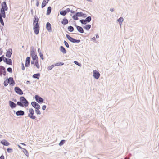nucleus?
<instances>
[{
	"label": "nucleus",
	"mask_w": 159,
	"mask_h": 159,
	"mask_svg": "<svg viewBox=\"0 0 159 159\" xmlns=\"http://www.w3.org/2000/svg\"><path fill=\"white\" fill-rule=\"evenodd\" d=\"M5 68L3 66H0V76H1L3 71H5Z\"/></svg>",
	"instance_id": "4be33fe9"
},
{
	"label": "nucleus",
	"mask_w": 159,
	"mask_h": 159,
	"mask_svg": "<svg viewBox=\"0 0 159 159\" xmlns=\"http://www.w3.org/2000/svg\"><path fill=\"white\" fill-rule=\"evenodd\" d=\"M34 65L37 67L38 69L39 68V65L38 63V60H37L34 63Z\"/></svg>",
	"instance_id": "473e14b6"
},
{
	"label": "nucleus",
	"mask_w": 159,
	"mask_h": 159,
	"mask_svg": "<svg viewBox=\"0 0 159 159\" xmlns=\"http://www.w3.org/2000/svg\"><path fill=\"white\" fill-rule=\"evenodd\" d=\"M46 28L47 30L49 32H51L52 31L51 25L49 22H48L46 23Z\"/></svg>",
	"instance_id": "dca6fc26"
},
{
	"label": "nucleus",
	"mask_w": 159,
	"mask_h": 159,
	"mask_svg": "<svg viewBox=\"0 0 159 159\" xmlns=\"http://www.w3.org/2000/svg\"><path fill=\"white\" fill-rule=\"evenodd\" d=\"M12 50L11 48H9L7 51L6 56V57L8 58L11 57L12 54Z\"/></svg>",
	"instance_id": "9d476101"
},
{
	"label": "nucleus",
	"mask_w": 159,
	"mask_h": 159,
	"mask_svg": "<svg viewBox=\"0 0 159 159\" xmlns=\"http://www.w3.org/2000/svg\"><path fill=\"white\" fill-rule=\"evenodd\" d=\"M3 51L2 48H0V55H2V54Z\"/></svg>",
	"instance_id": "6e6d98bb"
},
{
	"label": "nucleus",
	"mask_w": 159,
	"mask_h": 159,
	"mask_svg": "<svg viewBox=\"0 0 159 159\" xmlns=\"http://www.w3.org/2000/svg\"><path fill=\"white\" fill-rule=\"evenodd\" d=\"M55 66L54 65H52L51 66L48 67L47 69L48 70H50L52 69Z\"/></svg>",
	"instance_id": "e433bc0d"
},
{
	"label": "nucleus",
	"mask_w": 159,
	"mask_h": 159,
	"mask_svg": "<svg viewBox=\"0 0 159 159\" xmlns=\"http://www.w3.org/2000/svg\"><path fill=\"white\" fill-rule=\"evenodd\" d=\"M40 76V74L39 73H38L35 74H34L33 75V77L34 78L39 79V77Z\"/></svg>",
	"instance_id": "5701e85b"
},
{
	"label": "nucleus",
	"mask_w": 159,
	"mask_h": 159,
	"mask_svg": "<svg viewBox=\"0 0 159 159\" xmlns=\"http://www.w3.org/2000/svg\"><path fill=\"white\" fill-rule=\"evenodd\" d=\"M46 108V106L45 105H44L42 106V109L43 110H45Z\"/></svg>",
	"instance_id": "3c124183"
},
{
	"label": "nucleus",
	"mask_w": 159,
	"mask_h": 159,
	"mask_svg": "<svg viewBox=\"0 0 159 159\" xmlns=\"http://www.w3.org/2000/svg\"><path fill=\"white\" fill-rule=\"evenodd\" d=\"M18 147L19 148H20V149H23V148H22L21 147V146H20V145H18Z\"/></svg>",
	"instance_id": "69168bd1"
},
{
	"label": "nucleus",
	"mask_w": 159,
	"mask_h": 159,
	"mask_svg": "<svg viewBox=\"0 0 159 159\" xmlns=\"http://www.w3.org/2000/svg\"><path fill=\"white\" fill-rule=\"evenodd\" d=\"M9 83L8 80H6L4 81V85L5 86H7L8 84Z\"/></svg>",
	"instance_id": "37998d69"
},
{
	"label": "nucleus",
	"mask_w": 159,
	"mask_h": 159,
	"mask_svg": "<svg viewBox=\"0 0 159 159\" xmlns=\"http://www.w3.org/2000/svg\"><path fill=\"white\" fill-rule=\"evenodd\" d=\"M0 23L2 26H4V24L3 22V19L2 17H0Z\"/></svg>",
	"instance_id": "a19ab883"
},
{
	"label": "nucleus",
	"mask_w": 159,
	"mask_h": 159,
	"mask_svg": "<svg viewBox=\"0 0 159 159\" xmlns=\"http://www.w3.org/2000/svg\"><path fill=\"white\" fill-rule=\"evenodd\" d=\"M14 90L15 92L20 95H22L23 94V93L20 88L18 87H16L14 88Z\"/></svg>",
	"instance_id": "6e6552de"
},
{
	"label": "nucleus",
	"mask_w": 159,
	"mask_h": 159,
	"mask_svg": "<svg viewBox=\"0 0 159 159\" xmlns=\"http://www.w3.org/2000/svg\"><path fill=\"white\" fill-rule=\"evenodd\" d=\"M30 55L33 61H35L36 60V59H38V56L35 54V52L33 50L30 51Z\"/></svg>",
	"instance_id": "39448f33"
},
{
	"label": "nucleus",
	"mask_w": 159,
	"mask_h": 159,
	"mask_svg": "<svg viewBox=\"0 0 159 159\" xmlns=\"http://www.w3.org/2000/svg\"><path fill=\"white\" fill-rule=\"evenodd\" d=\"M7 80L10 85L13 86L15 84V82L13 78L10 77L7 79Z\"/></svg>",
	"instance_id": "ddd939ff"
},
{
	"label": "nucleus",
	"mask_w": 159,
	"mask_h": 159,
	"mask_svg": "<svg viewBox=\"0 0 159 159\" xmlns=\"http://www.w3.org/2000/svg\"><path fill=\"white\" fill-rule=\"evenodd\" d=\"M123 18L122 17H120L117 20V21L119 22V23L120 25H121V23L123 22Z\"/></svg>",
	"instance_id": "c85d7f7f"
},
{
	"label": "nucleus",
	"mask_w": 159,
	"mask_h": 159,
	"mask_svg": "<svg viewBox=\"0 0 159 159\" xmlns=\"http://www.w3.org/2000/svg\"><path fill=\"white\" fill-rule=\"evenodd\" d=\"M99 35L98 34H97L96 35V38H99Z\"/></svg>",
	"instance_id": "338daca9"
},
{
	"label": "nucleus",
	"mask_w": 159,
	"mask_h": 159,
	"mask_svg": "<svg viewBox=\"0 0 159 159\" xmlns=\"http://www.w3.org/2000/svg\"><path fill=\"white\" fill-rule=\"evenodd\" d=\"M35 100L38 103H41L43 102L44 100L41 97L37 95H36L34 97Z\"/></svg>",
	"instance_id": "20e7f679"
},
{
	"label": "nucleus",
	"mask_w": 159,
	"mask_h": 159,
	"mask_svg": "<svg viewBox=\"0 0 159 159\" xmlns=\"http://www.w3.org/2000/svg\"><path fill=\"white\" fill-rule=\"evenodd\" d=\"M92 40L93 41H95L96 40V38L95 37H93L92 38Z\"/></svg>",
	"instance_id": "0e129e2a"
},
{
	"label": "nucleus",
	"mask_w": 159,
	"mask_h": 159,
	"mask_svg": "<svg viewBox=\"0 0 159 159\" xmlns=\"http://www.w3.org/2000/svg\"><path fill=\"white\" fill-rule=\"evenodd\" d=\"M6 72V70H5V71H3L2 73H3V75H5Z\"/></svg>",
	"instance_id": "e2e57ef3"
},
{
	"label": "nucleus",
	"mask_w": 159,
	"mask_h": 159,
	"mask_svg": "<svg viewBox=\"0 0 159 159\" xmlns=\"http://www.w3.org/2000/svg\"><path fill=\"white\" fill-rule=\"evenodd\" d=\"M7 71L8 72H10V73H12V69L11 68V67H8L7 69Z\"/></svg>",
	"instance_id": "09e8293b"
},
{
	"label": "nucleus",
	"mask_w": 159,
	"mask_h": 159,
	"mask_svg": "<svg viewBox=\"0 0 159 159\" xmlns=\"http://www.w3.org/2000/svg\"><path fill=\"white\" fill-rule=\"evenodd\" d=\"M91 28V25L89 24L83 26V28L87 30H89Z\"/></svg>",
	"instance_id": "393cba45"
},
{
	"label": "nucleus",
	"mask_w": 159,
	"mask_h": 159,
	"mask_svg": "<svg viewBox=\"0 0 159 159\" xmlns=\"http://www.w3.org/2000/svg\"><path fill=\"white\" fill-rule=\"evenodd\" d=\"M0 159H5L4 156L2 154L0 156Z\"/></svg>",
	"instance_id": "5fc2aeb1"
},
{
	"label": "nucleus",
	"mask_w": 159,
	"mask_h": 159,
	"mask_svg": "<svg viewBox=\"0 0 159 159\" xmlns=\"http://www.w3.org/2000/svg\"><path fill=\"white\" fill-rule=\"evenodd\" d=\"M31 104L32 106L35 109L36 108H41L40 105L35 101L32 102Z\"/></svg>",
	"instance_id": "9b49d317"
},
{
	"label": "nucleus",
	"mask_w": 159,
	"mask_h": 159,
	"mask_svg": "<svg viewBox=\"0 0 159 159\" xmlns=\"http://www.w3.org/2000/svg\"><path fill=\"white\" fill-rule=\"evenodd\" d=\"M75 14L78 17H81L82 16L83 13L82 12H76Z\"/></svg>",
	"instance_id": "72a5a7b5"
},
{
	"label": "nucleus",
	"mask_w": 159,
	"mask_h": 159,
	"mask_svg": "<svg viewBox=\"0 0 159 159\" xmlns=\"http://www.w3.org/2000/svg\"><path fill=\"white\" fill-rule=\"evenodd\" d=\"M20 101L17 102V105L22 107H27L29 105V102L24 97L21 96L20 99Z\"/></svg>",
	"instance_id": "f257e3e1"
},
{
	"label": "nucleus",
	"mask_w": 159,
	"mask_h": 159,
	"mask_svg": "<svg viewBox=\"0 0 159 159\" xmlns=\"http://www.w3.org/2000/svg\"><path fill=\"white\" fill-rule=\"evenodd\" d=\"M2 8L0 9V10H2L4 11H7L8 10V7L7 6L6 2L4 1L1 4Z\"/></svg>",
	"instance_id": "0eeeda50"
},
{
	"label": "nucleus",
	"mask_w": 159,
	"mask_h": 159,
	"mask_svg": "<svg viewBox=\"0 0 159 159\" xmlns=\"http://www.w3.org/2000/svg\"><path fill=\"white\" fill-rule=\"evenodd\" d=\"M16 114L17 116H23L24 115L25 112L23 111L19 110L16 112Z\"/></svg>",
	"instance_id": "aec40b11"
},
{
	"label": "nucleus",
	"mask_w": 159,
	"mask_h": 159,
	"mask_svg": "<svg viewBox=\"0 0 159 159\" xmlns=\"http://www.w3.org/2000/svg\"><path fill=\"white\" fill-rule=\"evenodd\" d=\"M6 17V12L4 13V15H3V16H2V18H5Z\"/></svg>",
	"instance_id": "052dcab7"
},
{
	"label": "nucleus",
	"mask_w": 159,
	"mask_h": 159,
	"mask_svg": "<svg viewBox=\"0 0 159 159\" xmlns=\"http://www.w3.org/2000/svg\"><path fill=\"white\" fill-rule=\"evenodd\" d=\"M39 55L41 58L42 60H43L44 59V58L43 54L41 52H40V53L39 54Z\"/></svg>",
	"instance_id": "8fccbe9b"
},
{
	"label": "nucleus",
	"mask_w": 159,
	"mask_h": 159,
	"mask_svg": "<svg viewBox=\"0 0 159 159\" xmlns=\"http://www.w3.org/2000/svg\"><path fill=\"white\" fill-rule=\"evenodd\" d=\"M72 18L73 19L75 20H77L78 19V16L76 14L73 16H72Z\"/></svg>",
	"instance_id": "79ce46f5"
},
{
	"label": "nucleus",
	"mask_w": 159,
	"mask_h": 159,
	"mask_svg": "<svg viewBox=\"0 0 159 159\" xmlns=\"http://www.w3.org/2000/svg\"><path fill=\"white\" fill-rule=\"evenodd\" d=\"M68 29L69 31L72 32L74 31V28L73 26H70L68 27Z\"/></svg>",
	"instance_id": "2f4dec72"
},
{
	"label": "nucleus",
	"mask_w": 159,
	"mask_h": 159,
	"mask_svg": "<svg viewBox=\"0 0 159 159\" xmlns=\"http://www.w3.org/2000/svg\"><path fill=\"white\" fill-rule=\"evenodd\" d=\"M41 108H36L35 110V112L37 115H40L41 114V113L40 111L39 110V109H40Z\"/></svg>",
	"instance_id": "7c9ffc66"
},
{
	"label": "nucleus",
	"mask_w": 159,
	"mask_h": 159,
	"mask_svg": "<svg viewBox=\"0 0 159 159\" xmlns=\"http://www.w3.org/2000/svg\"><path fill=\"white\" fill-rule=\"evenodd\" d=\"M22 151L26 156L28 157L29 156L28 152L26 149L24 148H23Z\"/></svg>",
	"instance_id": "c756f323"
},
{
	"label": "nucleus",
	"mask_w": 159,
	"mask_h": 159,
	"mask_svg": "<svg viewBox=\"0 0 159 159\" xmlns=\"http://www.w3.org/2000/svg\"><path fill=\"white\" fill-rule=\"evenodd\" d=\"M7 150L8 153H11L13 152V149L12 148H8Z\"/></svg>",
	"instance_id": "49530a36"
},
{
	"label": "nucleus",
	"mask_w": 159,
	"mask_h": 159,
	"mask_svg": "<svg viewBox=\"0 0 159 159\" xmlns=\"http://www.w3.org/2000/svg\"><path fill=\"white\" fill-rule=\"evenodd\" d=\"M0 143L3 145L6 146H8L10 145V143L5 139H3L1 141Z\"/></svg>",
	"instance_id": "a211bd4d"
},
{
	"label": "nucleus",
	"mask_w": 159,
	"mask_h": 159,
	"mask_svg": "<svg viewBox=\"0 0 159 159\" xmlns=\"http://www.w3.org/2000/svg\"><path fill=\"white\" fill-rule=\"evenodd\" d=\"M37 1V2L36 3V6L37 7H38L39 6V1L38 0H36Z\"/></svg>",
	"instance_id": "bf43d9fd"
},
{
	"label": "nucleus",
	"mask_w": 159,
	"mask_h": 159,
	"mask_svg": "<svg viewBox=\"0 0 159 159\" xmlns=\"http://www.w3.org/2000/svg\"><path fill=\"white\" fill-rule=\"evenodd\" d=\"M110 11L111 12H113L114 11V9L113 8H111L110 9Z\"/></svg>",
	"instance_id": "4d7b16f0"
},
{
	"label": "nucleus",
	"mask_w": 159,
	"mask_h": 159,
	"mask_svg": "<svg viewBox=\"0 0 159 159\" xmlns=\"http://www.w3.org/2000/svg\"><path fill=\"white\" fill-rule=\"evenodd\" d=\"M51 10L52 8L51 7L49 6L48 7L46 13L47 15H48L51 13Z\"/></svg>",
	"instance_id": "b1692460"
},
{
	"label": "nucleus",
	"mask_w": 159,
	"mask_h": 159,
	"mask_svg": "<svg viewBox=\"0 0 159 159\" xmlns=\"http://www.w3.org/2000/svg\"><path fill=\"white\" fill-rule=\"evenodd\" d=\"M66 38L71 42L73 43H79L80 42V39H76L71 37L69 35L66 34Z\"/></svg>",
	"instance_id": "7ed1b4c3"
},
{
	"label": "nucleus",
	"mask_w": 159,
	"mask_h": 159,
	"mask_svg": "<svg viewBox=\"0 0 159 159\" xmlns=\"http://www.w3.org/2000/svg\"><path fill=\"white\" fill-rule=\"evenodd\" d=\"M30 58L29 57H28L25 61V66L28 67L29 66L30 63Z\"/></svg>",
	"instance_id": "4468645a"
},
{
	"label": "nucleus",
	"mask_w": 159,
	"mask_h": 159,
	"mask_svg": "<svg viewBox=\"0 0 159 159\" xmlns=\"http://www.w3.org/2000/svg\"><path fill=\"white\" fill-rule=\"evenodd\" d=\"M64 63L63 62H58L56 63L55 64H54L55 66H62L64 65Z\"/></svg>",
	"instance_id": "ea45409f"
},
{
	"label": "nucleus",
	"mask_w": 159,
	"mask_h": 159,
	"mask_svg": "<svg viewBox=\"0 0 159 159\" xmlns=\"http://www.w3.org/2000/svg\"><path fill=\"white\" fill-rule=\"evenodd\" d=\"M93 76L95 79H98L100 76V74L97 70H94L93 71Z\"/></svg>",
	"instance_id": "423d86ee"
},
{
	"label": "nucleus",
	"mask_w": 159,
	"mask_h": 159,
	"mask_svg": "<svg viewBox=\"0 0 159 159\" xmlns=\"http://www.w3.org/2000/svg\"><path fill=\"white\" fill-rule=\"evenodd\" d=\"M5 58V57L3 55L0 57V62H1L2 61H3Z\"/></svg>",
	"instance_id": "a18cd8bd"
},
{
	"label": "nucleus",
	"mask_w": 159,
	"mask_h": 159,
	"mask_svg": "<svg viewBox=\"0 0 159 159\" xmlns=\"http://www.w3.org/2000/svg\"><path fill=\"white\" fill-rule=\"evenodd\" d=\"M26 83L27 84H29L30 83V82L29 81H27Z\"/></svg>",
	"instance_id": "774afa93"
},
{
	"label": "nucleus",
	"mask_w": 159,
	"mask_h": 159,
	"mask_svg": "<svg viewBox=\"0 0 159 159\" xmlns=\"http://www.w3.org/2000/svg\"><path fill=\"white\" fill-rule=\"evenodd\" d=\"M29 113L28 114V116L32 119H35L36 117L35 116H34V111L33 109L32 108H30L29 109Z\"/></svg>",
	"instance_id": "f03ea898"
},
{
	"label": "nucleus",
	"mask_w": 159,
	"mask_h": 159,
	"mask_svg": "<svg viewBox=\"0 0 159 159\" xmlns=\"http://www.w3.org/2000/svg\"><path fill=\"white\" fill-rule=\"evenodd\" d=\"M38 52L40 54V52H41V50L40 48H38Z\"/></svg>",
	"instance_id": "13d9d810"
},
{
	"label": "nucleus",
	"mask_w": 159,
	"mask_h": 159,
	"mask_svg": "<svg viewBox=\"0 0 159 159\" xmlns=\"http://www.w3.org/2000/svg\"><path fill=\"white\" fill-rule=\"evenodd\" d=\"M60 50L63 54H65L66 52L65 48L62 46H61L60 47Z\"/></svg>",
	"instance_id": "412c9836"
},
{
	"label": "nucleus",
	"mask_w": 159,
	"mask_h": 159,
	"mask_svg": "<svg viewBox=\"0 0 159 159\" xmlns=\"http://www.w3.org/2000/svg\"><path fill=\"white\" fill-rule=\"evenodd\" d=\"M68 20L65 18H64L63 19L62 21H61V23L63 25H66L68 24Z\"/></svg>",
	"instance_id": "a878e982"
},
{
	"label": "nucleus",
	"mask_w": 159,
	"mask_h": 159,
	"mask_svg": "<svg viewBox=\"0 0 159 159\" xmlns=\"http://www.w3.org/2000/svg\"><path fill=\"white\" fill-rule=\"evenodd\" d=\"M92 18L90 16H88L85 19V20L87 23H89L91 20Z\"/></svg>",
	"instance_id": "cd10ccee"
},
{
	"label": "nucleus",
	"mask_w": 159,
	"mask_h": 159,
	"mask_svg": "<svg viewBox=\"0 0 159 159\" xmlns=\"http://www.w3.org/2000/svg\"><path fill=\"white\" fill-rule=\"evenodd\" d=\"M9 106H10L11 107L12 109L15 108L16 107V105H17V104H16L14 102H13L11 101H9Z\"/></svg>",
	"instance_id": "6ab92c4d"
},
{
	"label": "nucleus",
	"mask_w": 159,
	"mask_h": 159,
	"mask_svg": "<svg viewBox=\"0 0 159 159\" xmlns=\"http://www.w3.org/2000/svg\"><path fill=\"white\" fill-rule=\"evenodd\" d=\"M80 22L82 24L84 25H86L87 23L85 20L84 19H81L80 20Z\"/></svg>",
	"instance_id": "c9c22d12"
},
{
	"label": "nucleus",
	"mask_w": 159,
	"mask_h": 159,
	"mask_svg": "<svg viewBox=\"0 0 159 159\" xmlns=\"http://www.w3.org/2000/svg\"><path fill=\"white\" fill-rule=\"evenodd\" d=\"M75 26L76 27L77 30L78 32L81 33H83L84 31L83 28L80 26L77 25L76 24L75 25Z\"/></svg>",
	"instance_id": "f3484780"
},
{
	"label": "nucleus",
	"mask_w": 159,
	"mask_h": 159,
	"mask_svg": "<svg viewBox=\"0 0 159 159\" xmlns=\"http://www.w3.org/2000/svg\"><path fill=\"white\" fill-rule=\"evenodd\" d=\"M60 15L64 16L66 15L67 13L65 10H63L60 11Z\"/></svg>",
	"instance_id": "f704fd0d"
},
{
	"label": "nucleus",
	"mask_w": 159,
	"mask_h": 159,
	"mask_svg": "<svg viewBox=\"0 0 159 159\" xmlns=\"http://www.w3.org/2000/svg\"><path fill=\"white\" fill-rule=\"evenodd\" d=\"M21 65H22L21 69L22 70H24L25 69V67L24 66V64L23 63H22Z\"/></svg>",
	"instance_id": "603ef678"
},
{
	"label": "nucleus",
	"mask_w": 159,
	"mask_h": 159,
	"mask_svg": "<svg viewBox=\"0 0 159 159\" xmlns=\"http://www.w3.org/2000/svg\"><path fill=\"white\" fill-rule=\"evenodd\" d=\"M65 140H61L60 142L59 143V146H62V145L65 142Z\"/></svg>",
	"instance_id": "4c0bfd02"
},
{
	"label": "nucleus",
	"mask_w": 159,
	"mask_h": 159,
	"mask_svg": "<svg viewBox=\"0 0 159 159\" xmlns=\"http://www.w3.org/2000/svg\"><path fill=\"white\" fill-rule=\"evenodd\" d=\"M65 11L66 12V13L67 12H69L70 11L69 8H67Z\"/></svg>",
	"instance_id": "864d4df0"
},
{
	"label": "nucleus",
	"mask_w": 159,
	"mask_h": 159,
	"mask_svg": "<svg viewBox=\"0 0 159 159\" xmlns=\"http://www.w3.org/2000/svg\"><path fill=\"white\" fill-rule=\"evenodd\" d=\"M3 61L5 62L7 64L9 65H12V60L9 58H7L5 57L3 60Z\"/></svg>",
	"instance_id": "f8f14e48"
},
{
	"label": "nucleus",
	"mask_w": 159,
	"mask_h": 159,
	"mask_svg": "<svg viewBox=\"0 0 159 159\" xmlns=\"http://www.w3.org/2000/svg\"><path fill=\"white\" fill-rule=\"evenodd\" d=\"M87 15L83 13V15H82V16H83L84 18L86 17Z\"/></svg>",
	"instance_id": "680f3d73"
},
{
	"label": "nucleus",
	"mask_w": 159,
	"mask_h": 159,
	"mask_svg": "<svg viewBox=\"0 0 159 159\" xmlns=\"http://www.w3.org/2000/svg\"><path fill=\"white\" fill-rule=\"evenodd\" d=\"M64 43L65 45V46L67 48H69V45L68 43L65 41H64Z\"/></svg>",
	"instance_id": "de8ad7c7"
},
{
	"label": "nucleus",
	"mask_w": 159,
	"mask_h": 159,
	"mask_svg": "<svg viewBox=\"0 0 159 159\" xmlns=\"http://www.w3.org/2000/svg\"><path fill=\"white\" fill-rule=\"evenodd\" d=\"M34 27L33 28V29L34 30V32L35 34L36 35L38 34L39 32V25H34Z\"/></svg>",
	"instance_id": "1a4fd4ad"
},
{
	"label": "nucleus",
	"mask_w": 159,
	"mask_h": 159,
	"mask_svg": "<svg viewBox=\"0 0 159 159\" xmlns=\"http://www.w3.org/2000/svg\"><path fill=\"white\" fill-rule=\"evenodd\" d=\"M5 11H3L0 10V17L2 18V16L5 13Z\"/></svg>",
	"instance_id": "58836bf2"
},
{
	"label": "nucleus",
	"mask_w": 159,
	"mask_h": 159,
	"mask_svg": "<svg viewBox=\"0 0 159 159\" xmlns=\"http://www.w3.org/2000/svg\"><path fill=\"white\" fill-rule=\"evenodd\" d=\"M39 21V19L36 16H35L33 20V25H39L38 23Z\"/></svg>",
	"instance_id": "2eb2a0df"
},
{
	"label": "nucleus",
	"mask_w": 159,
	"mask_h": 159,
	"mask_svg": "<svg viewBox=\"0 0 159 159\" xmlns=\"http://www.w3.org/2000/svg\"><path fill=\"white\" fill-rule=\"evenodd\" d=\"M74 63L76 65L79 66L80 67L81 66V64L79 63L78 62L76 61H75L74 62Z\"/></svg>",
	"instance_id": "c03bdc74"
},
{
	"label": "nucleus",
	"mask_w": 159,
	"mask_h": 159,
	"mask_svg": "<svg viewBox=\"0 0 159 159\" xmlns=\"http://www.w3.org/2000/svg\"><path fill=\"white\" fill-rule=\"evenodd\" d=\"M48 3V2L46 1V0H43L42 3L41 7L42 8H43L45 7L46 4Z\"/></svg>",
	"instance_id": "bb28decb"
}]
</instances>
